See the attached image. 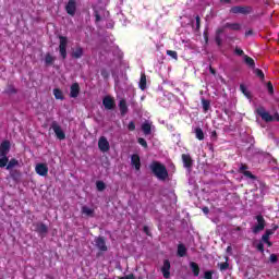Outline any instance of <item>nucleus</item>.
<instances>
[{
    "label": "nucleus",
    "instance_id": "obj_1",
    "mask_svg": "<svg viewBox=\"0 0 279 279\" xmlns=\"http://www.w3.org/2000/svg\"><path fill=\"white\" fill-rule=\"evenodd\" d=\"M150 171H153L154 175H156L158 180H166L167 178H169V172L167 171V168L158 161H155L150 165Z\"/></svg>",
    "mask_w": 279,
    "mask_h": 279
},
{
    "label": "nucleus",
    "instance_id": "obj_2",
    "mask_svg": "<svg viewBox=\"0 0 279 279\" xmlns=\"http://www.w3.org/2000/svg\"><path fill=\"white\" fill-rule=\"evenodd\" d=\"M69 45V39L64 36H59V52L63 60L66 59V47Z\"/></svg>",
    "mask_w": 279,
    "mask_h": 279
},
{
    "label": "nucleus",
    "instance_id": "obj_3",
    "mask_svg": "<svg viewBox=\"0 0 279 279\" xmlns=\"http://www.w3.org/2000/svg\"><path fill=\"white\" fill-rule=\"evenodd\" d=\"M256 112L266 123H271V121H274V116H270L269 111H267L265 107H258Z\"/></svg>",
    "mask_w": 279,
    "mask_h": 279
},
{
    "label": "nucleus",
    "instance_id": "obj_4",
    "mask_svg": "<svg viewBox=\"0 0 279 279\" xmlns=\"http://www.w3.org/2000/svg\"><path fill=\"white\" fill-rule=\"evenodd\" d=\"M98 149L106 154V151H110V142H108V138L106 136H101L98 140Z\"/></svg>",
    "mask_w": 279,
    "mask_h": 279
},
{
    "label": "nucleus",
    "instance_id": "obj_5",
    "mask_svg": "<svg viewBox=\"0 0 279 279\" xmlns=\"http://www.w3.org/2000/svg\"><path fill=\"white\" fill-rule=\"evenodd\" d=\"M35 171L37 175H41V178H46L49 173V167L47 163H37L35 167Z\"/></svg>",
    "mask_w": 279,
    "mask_h": 279
},
{
    "label": "nucleus",
    "instance_id": "obj_6",
    "mask_svg": "<svg viewBox=\"0 0 279 279\" xmlns=\"http://www.w3.org/2000/svg\"><path fill=\"white\" fill-rule=\"evenodd\" d=\"M257 225L253 227L254 234H258V232H263L265 230V218L263 216H256Z\"/></svg>",
    "mask_w": 279,
    "mask_h": 279
},
{
    "label": "nucleus",
    "instance_id": "obj_7",
    "mask_svg": "<svg viewBox=\"0 0 279 279\" xmlns=\"http://www.w3.org/2000/svg\"><path fill=\"white\" fill-rule=\"evenodd\" d=\"M57 138H59V141H64L66 138V135L64 134V131H62V128L60 126V124L53 122L51 125Z\"/></svg>",
    "mask_w": 279,
    "mask_h": 279
},
{
    "label": "nucleus",
    "instance_id": "obj_8",
    "mask_svg": "<svg viewBox=\"0 0 279 279\" xmlns=\"http://www.w3.org/2000/svg\"><path fill=\"white\" fill-rule=\"evenodd\" d=\"M77 10V4L75 0H69L68 4L65 5V11L70 16H75V12Z\"/></svg>",
    "mask_w": 279,
    "mask_h": 279
},
{
    "label": "nucleus",
    "instance_id": "obj_9",
    "mask_svg": "<svg viewBox=\"0 0 279 279\" xmlns=\"http://www.w3.org/2000/svg\"><path fill=\"white\" fill-rule=\"evenodd\" d=\"M170 270H171V263H169V260L166 259L163 262V266L161 267V272H162L163 278L168 279L171 277Z\"/></svg>",
    "mask_w": 279,
    "mask_h": 279
},
{
    "label": "nucleus",
    "instance_id": "obj_10",
    "mask_svg": "<svg viewBox=\"0 0 279 279\" xmlns=\"http://www.w3.org/2000/svg\"><path fill=\"white\" fill-rule=\"evenodd\" d=\"M230 12H232V14H250L251 9L250 7H233Z\"/></svg>",
    "mask_w": 279,
    "mask_h": 279
},
{
    "label": "nucleus",
    "instance_id": "obj_11",
    "mask_svg": "<svg viewBox=\"0 0 279 279\" xmlns=\"http://www.w3.org/2000/svg\"><path fill=\"white\" fill-rule=\"evenodd\" d=\"M95 245L100 252H108V246H106V240L104 238H96Z\"/></svg>",
    "mask_w": 279,
    "mask_h": 279
},
{
    "label": "nucleus",
    "instance_id": "obj_12",
    "mask_svg": "<svg viewBox=\"0 0 279 279\" xmlns=\"http://www.w3.org/2000/svg\"><path fill=\"white\" fill-rule=\"evenodd\" d=\"M72 58H74L75 60H80V58H82L84 56V48L76 46L72 49V53H71Z\"/></svg>",
    "mask_w": 279,
    "mask_h": 279
},
{
    "label": "nucleus",
    "instance_id": "obj_13",
    "mask_svg": "<svg viewBox=\"0 0 279 279\" xmlns=\"http://www.w3.org/2000/svg\"><path fill=\"white\" fill-rule=\"evenodd\" d=\"M80 95V84L78 83H73L70 87V97L72 99L77 98Z\"/></svg>",
    "mask_w": 279,
    "mask_h": 279
},
{
    "label": "nucleus",
    "instance_id": "obj_14",
    "mask_svg": "<svg viewBox=\"0 0 279 279\" xmlns=\"http://www.w3.org/2000/svg\"><path fill=\"white\" fill-rule=\"evenodd\" d=\"M102 105L105 106L106 110H112V108H114V99H112L110 96H106L102 99Z\"/></svg>",
    "mask_w": 279,
    "mask_h": 279
},
{
    "label": "nucleus",
    "instance_id": "obj_15",
    "mask_svg": "<svg viewBox=\"0 0 279 279\" xmlns=\"http://www.w3.org/2000/svg\"><path fill=\"white\" fill-rule=\"evenodd\" d=\"M10 151V143L8 141H4L0 145V156H8V153Z\"/></svg>",
    "mask_w": 279,
    "mask_h": 279
},
{
    "label": "nucleus",
    "instance_id": "obj_16",
    "mask_svg": "<svg viewBox=\"0 0 279 279\" xmlns=\"http://www.w3.org/2000/svg\"><path fill=\"white\" fill-rule=\"evenodd\" d=\"M131 165L132 167H135L136 171L141 170V157L138 155H133L131 157Z\"/></svg>",
    "mask_w": 279,
    "mask_h": 279
},
{
    "label": "nucleus",
    "instance_id": "obj_17",
    "mask_svg": "<svg viewBox=\"0 0 279 279\" xmlns=\"http://www.w3.org/2000/svg\"><path fill=\"white\" fill-rule=\"evenodd\" d=\"M182 161L185 169H191L193 167V159H191V155H182Z\"/></svg>",
    "mask_w": 279,
    "mask_h": 279
},
{
    "label": "nucleus",
    "instance_id": "obj_18",
    "mask_svg": "<svg viewBox=\"0 0 279 279\" xmlns=\"http://www.w3.org/2000/svg\"><path fill=\"white\" fill-rule=\"evenodd\" d=\"M35 230L39 234H47V232H48L47 226L45 223H41V222L35 225Z\"/></svg>",
    "mask_w": 279,
    "mask_h": 279
},
{
    "label": "nucleus",
    "instance_id": "obj_19",
    "mask_svg": "<svg viewBox=\"0 0 279 279\" xmlns=\"http://www.w3.org/2000/svg\"><path fill=\"white\" fill-rule=\"evenodd\" d=\"M274 234V230H267L266 233L262 236V241L267 243L268 247H271V242H269V236Z\"/></svg>",
    "mask_w": 279,
    "mask_h": 279
},
{
    "label": "nucleus",
    "instance_id": "obj_20",
    "mask_svg": "<svg viewBox=\"0 0 279 279\" xmlns=\"http://www.w3.org/2000/svg\"><path fill=\"white\" fill-rule=\"evenodd\" d=\"M138 86L141 90H145V88H147V76L145 75V73L141 74Z\"/></svg>",
    "mask_w": 279,
    "mask_h": 279
},
{
    "label": "nucleus",
    "instance_id": "obj_21",
    "mask_svg": "<svg viewBox=\"0 0 279 279\" xmlns=\"http://www.w3.org/2000/svg\"><path fill=\"white\" fill-rule=\"evenodd\" d=\"M119 108L122 116L128 114V102L124 99L120 100Z\"/></svg>",
    "mask_w": 279,
    "mask_h": 279
},
{
    "label": "nucleus",
    "instance_id": "obj_22",
    "mask_svg": "<svg viewBox=\"0 0 279 279\" xmlns=\"http://www.w3.org/2000/svg\"><path fill=\"white\" fill-rule=\"evenodd\" d=\"M142 130L146 135L151 134V123L149 121L144 122L142 124Z\"/></svg>",
    "mask_w": 279,
    "mask_h": 279
},
{
    "label": "nucleus",
    "instance_id": "obj_23",
    "mask_svg": "<svg viewBox=\"0 0 279 279\" xmlns=\"http://www.w3.org/2000/svg\"><path fill=\"white\" fill-rule=\"evenodd\" d=\"M82 213H83V215H86V217H93V215H95V209H93L88 206H83Z\"/></svg>",
    "mask_w": 279,
    "mask_h": 279
},
{
    "label": "nucleus",
    "instance_id": "obj_24",
    "mask_svg": "<svg viewBox=\"0 0 279 279\" xmlns=\"http://www.w3.org/2000/svg\"><path fill=\"white\" fill-rule=\"evenodd\" d=\"M243 62H245L250 69H254L255 63H254V59H252V57H248L247 54L243 56Z\"/></svg>",
    "mask_w": 279,
    "mask_h": 279
},
{
    "label": "nucleus",
    "instance_id": "obj_25",
    "mask_svg": "<svg viewBox=\"0 0 279 279\" xmlns=\"http://www.w3.org/2000/svg\"><path fill=\"white\" fill-rule=\"evenodd\" d=\"M190 267L194 274V276H199V266L195 262H191Z\"/></svg>",
    "mask_w": 279,
    "mask_h": 279
},
{
    "label": "nucleus",
    "instance_id": "obj_26",
    "mask_svg": "<svg viewBox=\"0 0 279 279\" xmlns=\"http://www.w3.org/2000/svg\"><path fill=\"white\" fill-rule=\"evenodd\" d=\"M195 136L198 141H204V131L201 128H196Z\"/></svg>",
    "mask_w": 279,
    "mask_h": 279
},
{
    "label": "nucleus",
    "instance_id": "obj_27",
    "mask_svg": "<svg viewBox=\"0 0 279 279\" xmlns=\"http://www.w3.org/2000/svg\"><path fill=\"white\" fill-rule=\"evenodd\" d=\"M178 254L179 256H186V246H184V244H180L178 246Z\"/></svg>",
    "mask_w": 279,
    "mask_h": 279
},
{
    "label": "nucleus",
    "instance_id": "obj_28",
    "mask_svg": "<svg viewBox=\"0 0 279 279\" xmlns=\"http://www.w3.org/2000/svg\"><path fill=\"white\" fill-rule=\"evenodd\" d=\"M0 168L2 169L3 167H8V162H9V159H8V155H4V156H0Z\"/></svg>",
    "mask_w": 279,
    "mask_h": 279
},
{
    "label": "nucleus",
    "instance_id": "obj_29",
    "mask_svg": "<svg viewBox=\"0 0 279 279\" xmlns=\"http://www.w3.org/2000/svg\"><path fill=\"white\" fill-rule=\"evenodd\" d=\"M53 62H56V57L51 56V54H46L45 57V63L46 64H53Z\"/></svg>",
    "mask_w": 279,
    "mask_h": 279
},
{
    "label": "nucleus",
    "instance_id": "obj_30",
    "mask_svg": "<svg viewBox=\"0 0 279 279\" xmlns=\"http://www.w3.org/2000/svg\"><path fill=\"white\" fill-rule=\"evenodd\" d=\"M53 95L56 99H64V95L62 94V90H60L59 88L53 89Z\"/></svg>",
    "mask_w": 279,
    "mask_h": 279
},
{
    "label": "nucleus",
    "instance_id": "obj_31",
    "mask_svg": "<svg viewBox=\"0 0 279 279\" xmlns=\"http://www.w3.org/2000/svg\"><path fill=\"white\" fill-rule=\"evenodd\" d=\"M16 165H19V160L16 159H11L8 165H7V169L10 171V169H14V167H16Z\"/></svg>",
    "mask_w": 279,
    "mask_h": 279
},
{
    "label": "nucleus",
    "instance_id": "obj_32",
    "mask_svg": "<svg viewBox=\"0 0 279 279\" xmlns=\"http://www.w3.org/2000/svg\"><path fill=\"white\" fill-rule=\"evenodd\" d=\"M202 106H203V109L205 110V112H208V110H210V101H208L206 99H202Z\"/></svg>",
    "mask_w": 279,
    "mask_h": 279
},
{
    "label": "nucleus",
    "instance_id": "obj_33",
    "mask_svg": "<svg viewBox=\"0 0 279 279\" xmlns=\"http://www.w3.org/2000/svg\"><path fill=\"white\" fill-rule=\"evenodd\" d=\"M96 189L97 191H106V183H104V181H97Z\"/></svg>",
    "mask_w": 279,
    "mask_h": 279
},
{
    "label": "nucleus",
    "instance_id": "obj_34",
    "mask_svg": "<svg viewBox=\"0 0 279 279\" xmlns=\"http://www.w3.org/2000/svg\"><path fill=\"white\" fill-rule=\"evenodd\" d=\"M227 27H230V29H233L235 32H239L241 29V24L234 23V24H227Z\"/></svg>",
    "mask_w": 279,
    "mask_h": 279
},
{
    "label": "nucleus",
    "instance_id": "obj_35",
    "mask_svg": "<svg viewBox=\"0 0 279 279\" xmlns=\"http://www.w3.org/2000/svg\"><path fill=\"white\" fill-rule=\"evenodd\" d=\"M240 169H241V171H243V173L246 178H251V180H254V177L252 175V172L245 170V166H242Z\"/></svg>",
    "mask_w": 279,
    "mask_h": 279
},
{
    "label": "nucleus",
    "instance_id": "obj_36",
    "mask_svg": "<svg viewBox=\"0 0 279 279\" xmlns=\"http://www.w3.org/2000/svg\"><path fill=\"white\" fill-rule=\"evenodd\" d=\"M240 90L250 99V90H247V87L245 85H240Z\"/></svg>",
    "mask_w": 279,
    "mask_h": 279
},
{
    "label": "nucleus",
    "instance_id": "obj_37",
    "mask_svg": "<svg viewBox=\"0 0 279 279\" xmlns=\"http://www.w3.org/2000/svg\"><path fill=\"white\" fill-rule=\"evenodd\" d=\"M167 56H170V58H173V60H178V52L173 50H167Z\"/></svg>",
    "mask_w": 279,
    "mask_h": 279
},
{
    "label": "nucleus",
    "instance_id": "obj_38",
    "mask_svg": "<svg viewBox=\"0 0 279 279\" xmlns=\"http://www.w3.org/2000/svg\"><path fill=\"white\" fill-rule=\"evenodd\" d=\"M218 265H219L220 271H226V269H228V267H229V264L227 262L218 264Z\"/></svg>",
    "mask_w": 279,
    "mask_h": 279
},
{
    "label": "nucleus",
    "instance_id": "obj_39",
    "mask_svg": "<svg viewBox=\"0 0 279 279\" xmlns=\"http://www.w3.org/2000/svg\"><path fill=\"white\" fill-rule=\"evenodd\" d=\"M256 248L258 250V252H262V254L263 252H265V245L262 242L256 244Z\"/></svg>",
    "mask_w": 279,
    "mask_h": 279
},
{
    "label": "nucleus",
    "instance_id": "obj_40",
    "mask_svg": "<svg viewBox=\"0 0 279 279\" xmlns=\"http://www.w3.org/2000/svg\"><path fill=\"white\" fill-rule=\"evenodd\" d=\"M138 144L142 145V147H147V141H145L143 137L138 138Z\"/></svg>",
    "mask_w": 279,
    "mask_h": 279
},
{
    "label": "nucleus",
    "instance_id": "obj_41",
    "mask_svg": "<svg viewBox=\"0 0 279 279\" xmlns=\"http://www.w3.org/2000/svg\"><path fill=\"white\" fill-rule=\"evenodd\" d=\"M255 75H257V77H260L263 80V77H265V74L259 70H255Z\"/></svg>",
    "mask_w": 279,
    "mask_h": 279
},
{
    "label": "nucleus",
    "instance_id": "obj_42",
    "mask_svg": "<svg viewBox=\"0 0 279 279\" xmlns=\"http://www.w3.org/2000/svg\"><path fill=\"white\" fill-rule=\"evenodd\" d=\"M267 89L270 95H274V85H271V83L267 84Z\"/></svg>",
    "mask_w": 279,
    "mask_h": 279
},
{
    "label": "nucleus",
    "instance_id": "obj_43",
    "mask_svg": "<svg viewBox=\"0 0 279 279\" xmlns=\"http://www.w3.org/2000/svg\"><path fill=\"white\" fill-rule=\"evenodd\" d=\"M128 129H129L131 132H134V130H136V125L134 124V122H130L129 125H128Z\"/></svg>",
    "mask_w": 279,
    "mask_h": 279
},
{
    "label": "nucleus",
    "instance_id": "obj_44",
    "mask_svg": "<svg viewBox=\"0 0 279 279\" xmlns=\"http://www.w3.org/2000/svg\"><path fill=\"white\" fill-rule=\"evenodd\" d=\"M235 54L236 56H242V57L245 56V53L243 52V50L241 48H235Z\"/></svg>",
    "mask_w": 279,
    "mask_h": 279
},
{
    "label": "nucleus",
    "instance_id": "obj_45",
    "mask_svg": "<svg viewBox=\"0 0 279 279\" xmlns=\"http://www.w3.org/2000/svg\"><path fill=\"white\" fill-rule=\"evenodd\" d=\"M270 263H278V256L276 254L270 255Z\"/></svg>",
    "mask_w": 279,
    "mask_h": 279
},
{
    "label": "nucleus",
    "instance_id": "obj_46",
    "mask_svg": "<svg viewBox=\"0 0 279 279\" xmlns=\"http://www.w3.org/2000/svg\"><path fill=\"white\" fill-rule=\"evenodd\" d=\"M101 75L106 78H108L110 76V73H108V71L106 70H101Z\"/></svg>",
    "mask_w": 279,
    "mask_h": 279
},
{
    "label": "nucleus",
    "instance_id": "obj_47",
    "mask_svg": "<svg viewBox=\"0 0 279 279\" xmlns=\"http://www.w3.org/2000/svg\"><path fill=\"white\" fill-rule=\"evenodd\" d=\"M205 279H213V271H206Z\"/></svg>",
    "mask_w": 279,
    "mask_h": 279
},
{
    "label": "nucleus",
    "instance_id": "obj_48",
    "mask_svg": "<svg viewBox=\"0 0 279 279\" xmlns=\"http://www.w3.org/2000/svg\"><path fill=\"white\" fill-rule=\"evenodd\" d=\"M120 279H136V277H134V275H126L124 277H121Z\"/></svg>",
    "mask_w": 279,
    "mask_h": 279
},
{
    "label": "nucleus",
    "instance_id": "obj_49",
    "mask_svg": "<svg viewBox=\"0 0 279 279\" xmlns=\"http://www.w3.org/2000/svg\"><path fill=\"white\" fill-rule=\"evenodd\" d=\"M199 23H201V19L199 15L196 16V29H199Z\"/></svg>",
    "mask_w": 279,
    "mask_h": 279
},
{
    "label": "nucleus",
    "instance_id": "obj_50",
    "mask_svg": "<svg viewBox=\"0 0 279 279\" xmlns=\"http://www.w3.org/2000/svg\"><path fill=\"white\" fill-rule=\"evenodd\" d=\"M216 43L217 45H221V37H219L218 35H216Z\"/></svg>",
    "mask_w": 279,
    "mask_h": 279
},
{
    "label": "nucleus",
    "instance_id": "obj_51",
    "mask_svg": "<svg viewBox=\"0 0 279 279\" xmlns=\"http://www.w3.org/2000/svg\"><path fill=\"white\" fill-rule=\"evenodd\" d=\"M216 34L217 36H221V34H223V29L222 28L217 29Z\"/></svg>",
    "mask_w": 279,
    "mask_h": 279
},
{
    "label": "nucleus",
    "instance_id": "obj_52",
    "mask_svg": "<svg viewBox=\"0 0 279 279\" xmlns=\"http://www.w3.org/2000/svg\"><path fill=\"white\" fill-rule=\"evenodd\" d=\"M203 213H204L205 215H208V213H209L208 207H204V208H203Z\"/></svg>",
    "mask_w": 279,
    "mask_h": 279
},
{
    "label": "nucleus",
    "instance_id": "obj_53",
    "mask_svg": "<svg viewBox=\"0 0 279 279\" xmlns=\"http://www.w3.org/2000/svg\"><path fill=\"white\" fill-rule=\"evenodd\" d=\"M96 21H101V17L99 16V13H96Z\"/></svg>",
    "mask_w": 279,
    "mask_h": 279
},
{
    "label": "nucleus",
    "instance_id": "obj_54",
    "mask_svg": "<svg viewBox=\"0 0 279 279\" xmlns=\"http://www.w3.org/2000/svg\"><path fill=\"white\" fill-rule=\"evenodd\" d=\"M144 232H146V234H149L148 228L144 227Z\"/></svg>",
    "mask_w": 279,
    "mask_h": 279
},
{
    "label": "nucleus",
    "instance_id": "obj_55",
    "mask_svg": "<svg viewBox=\"0 0 279 279\" xmlns=\"http://www.w3.org/2000/svg\"><path fill=\"white\" fill-rule=\"evenodd\" d=\"M9 93H16V89L10 88V89H9Z\"/></svg>",
    "mask_w": 279,
    "mask_h": 279
},
{
    "label": "nucleus",
    "instance_id": "obj_56",
    "mask_svg": "<svg viewBox=\"0 0 279 279\" xmlns=\"http://www.w3.org/2000/svg\"><path fill=\"white\" fill-rule=\"evenodd\" d=\"M221 3H230V0H221Z\"/></svg>",
    "mask_w": 279,
    "mask_h": 279
},
{
    "label": "nucleus",
    "instance_id": "obj_57",
    "mask_svg": "<svg viewBox=\"0 0 279 279\" xmlns=\"http://www.w3.org/2000/svg\"><path fill=\"white\" fill-rule=\"evenodd\" d=\"M227 252H232V246H228Z\"/></svg>",
    "mask_w": 279,
    "mask_h": 279
},
{
    "label": "nucleus",
    "instance_id": "obj_58",
    "mask_svg": "<svg viewBox=\"0 0 279 279\" xmlns=\"http://www.w3.org/2000/svg\"><path fill=\"white\" fill-rule=\"evenodd\" d=\"M210 72L215 74V70L210 69Z\"/></svg>",
    "mask_w": 279,
    "mask_h": 279
},
{
    "label": "nucleus",
    "instance_id": "obj_59",
    "mask_svg": "<svg viewBox=\"0 0 279 279\" xmlns=\"http://www.w3.org/2000/svg\"><path fill=\"white\" fill-rule=\"evenodd\" d=\"M250 34H252V32L250 31L248 33H246V35H250Z\"/></svg>",
    "mask_w": 279,
    "mask_h": 279
}]
</instances>
